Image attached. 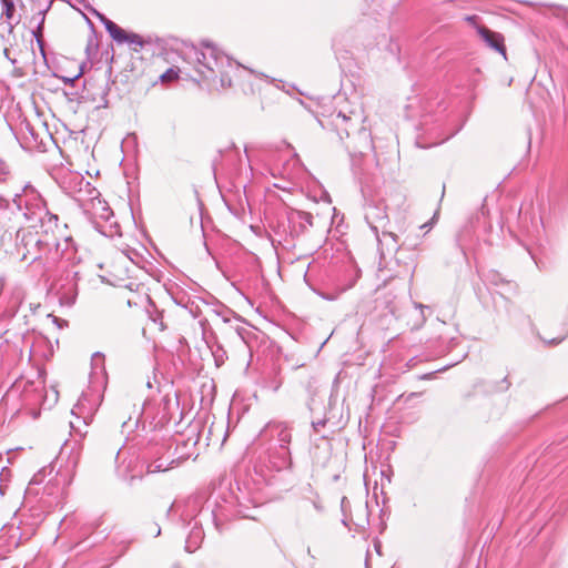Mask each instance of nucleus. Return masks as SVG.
<instances>
[{"label": "nucleus", "mask_w": 568, "mask_h": 568, "mask_svg": "<svg viewBox=\"0 0 568 568\" xmlns=\"http://www.w3.org/2000/svg\"><path fill=\"white\" fill-rule=\"evenodd\" d=\"M51 145H55L54 138L48 129V124L37 120L36 130L30 134H23L21 146L29 151L48 152Z\"/></svg>", "instance_id": "9b49d317"}, {"label": "nucleus", "mask_w": 568, "mask_h": 568, "mask_svg": "<svg viewBox=\"0 0 568 568\" xmlns=\"http://www.w3.org/2000/svg\"><path fill=\"white\" fill-rule=\"evenodd\" d=\"M57 229L41 225L40 231L32 227L19 229L14 236L16 255L21 262L33 264L41 261L43 256L51 255L53 248L58 253L61 243L54 234Z\"/></svg>", "instance_id": "f03ea898"}, {"label": "nucleus", "mask_w": 568, "mask_h": 568, "mask_svg": "<svg viewBox=\"0 0 568 568\" xmlns=\"http://www.w3.org/2000/svg\"><path fill=\"white\" fill-rule=\"evenodd\" d=\"M342 524L346 527L348 526L347 520L345 518L342 519Z\"/></svg>", "instance_id": "bf43d9fd"}, {"label": "nucleus", "mask_w": 568, "mask_h": 568, "mask_svg": "<svg viewBox=\"0 0 568 568\" xmlns=\"http://www.w3.org/2000/svg\"><path fill=\"white\" fill-rule=\"evenodd\" d=\"M349 507V500L347 497H342L341 499V509L344 516L346 515V509Z\"/></svg>", "instance_id": "37998d69"}, {"label": "nucleus", "mask_w": 568, "mask_h": 568, "mask_svg": "<svg viewBox=\"0 0 568 568\" xmlns=\"http://www.w3.org/2000/svg\"><path fill=\"white\" fill-rule=\"evenodd\" d=\"M205 344L211 351L216 367H221L227 359V353L224 346L219 342L216 335L211 332L210 334L203 333Z\"/></svg>", "instance_id": "a211bd4d"}, {"label": "nucleus", "mask_w": 568, "mask_h": 568, "mask_svg": "<svg viewBox=\"0 0 568 568\" xmlns=\"http://www.w3.org/2000/svg\"><path fill=\"white\" fill-rule=\"evenodd\" d=\"M43 386H37L33 382H27L21 393L22 400L26 405H43L45 398L43 397Z\"/></svg>", "instance_id": "aec40b11"}, {"label": "nucleus", "mask_w": 568, "mask_h": 568, "mask_svg": "<svg viewBox=\"0 0 568 568\" xmlns=\"http://www.w3.org/2000/svg\"><path fill=\"white\" fill-rule=\"evenodd\" d=\"M54 0H47L44 6H39V16H42V19L39 20L37 27L32 30V36L36 38V41L40 48L41 53L44 55V40H43V29L45 14L51 9Z\"/></svg>", "instance_id": "412c9836"}, {"label": "nucleus", "mask_w": 568, "mask_h": 568, "mask_svg": "<svg viewBox=\"0 0 568 568\" xmlns=\"http://www.w3.org/2000/svg\"><path fill=\"white\" fill-rule=\"evenodd\" d=\"M199 499H190L186 503L185 509L181 513L180 520L183 527L191 526L185 539V550L187 552H194L197 550L204 539L203 524L206 523V518L200 516L199 511Z\"/></svg>", "instance_id": "39448f33"}, {"label": "nucleus", "mask_w": 568, "mask_h": 568, "mask_svg": "<svg viewBox=\"0 0 568 568\" xmlns=\"http://www.w3.org/2000/svg\"><path fill=\"white\" fill-rule=\"evenodd\" d=\"M98 50H99L98 32H97V30H93V32H90V34H89L87 47H85V52L90 57L92 54H95L98 52Z\"/></svg>", "instance_id": "7c9ffc66"}, {"label": "nucleus", "mask_w": 568, "mask_h": 568, "mask_svg": "<svg viewBox=\"0 0 568 568\" xmlns=\"http://www.w3.org/2000/svg\"><path fill=\"white\" fill-rule=\"evenodd\" d=\"M304 388L307 394L306 405L311 412L315 409L316 406V395L318 390L317 381L314 377H310L304 382Z\"/></svg>", "instance_id": "a878e982"}, {"label": "nucleus", "mask_w": 568, "mask_h": 568, "mask_svg": "<svg viewBox=\"0 0 568 568\" xmlns=\"http://www.w3.org/2000/svg\"><path fill=\"white\" fill-rule=\"evenodd\" d=\"M77 2H79L80 4H88L85 0H75Z\"/></svg>", "instance_id": "13d9d810"}, {"label": "nucleus", "mask_w": 568, "mask_h": 568, "mask_svg": "<svg viewBox=\"0 0 568 568\" xmlns=\"http://www.w3.org/2000/svg\"><path fill=\"white\" fill-rule=\"evenodd\" d=\"M565 337H560V338H552L548 342L549 345H557L559 343H561L564 341Z\"/></svg>", "instance_id": "09e8293b"}, {"label": "nucleus", "mask_w": 568, "mask_h": 568, "mask_svg": "<svg viewBox=\"0 0 568 568\" xmlns=\"http://www.w3.org/2000/svg\"><path fill=\"white\" fill-rule=\"evenodd\" d=\"M2 4V16L6 17L8 22V33H12L14 26L19 23V20L16 21V23H12L11 20L13 19L14 12H16V6L13 0H0Z\"/></svg>", "instance_id": "cd10ccee"}, {"label": "nucleus", "mask_w": 568, "mask_h": 568, "mask_svg": "<svg viewBox=\"0 0 568 568\" xmlns=\"http://www.w3.org/2000/svg\"><path fill=\"white\" fill-rule=\"evenodd\" d=\"M7 488L6 485L3 484H0V497H2L4 495V489Z\"/></svg>", "instance_id": "5fc2aeb1"}, {"label": "nucleus", "mask_w": 568, "mask_h": 568, "mask_svg": "<svg viewBox=\"0 0 568 568\" xmlns=\"http://www.w3.org/2000/svg\"><path fill=\"white\" fill-rule=\"evenodd\" d=\"M233 501L226 498L215 497L214 500L210 498L206 500L205 505H201L199 500V511L200 516L206 518V520H211L214 527L217 530L222 529L224 521L229 520L233 516L232 511Z\"/></svg>", "instance_id": "6e6552de"}, {"label": "nucleus", "mask_w": 568, "mask_h": 568, "mask_svg": "<svg viewBox=\"0 0 568 568\" xmlns=\"http://www.w3.org/2000/svg\"><path fill=\"white\" fill-rule=\"evenodd\" d=\"M31 2L33 3L34 9L39 11V6H44L47 0L44 2H42V0H31Z\"/></svg>", "instance_id": "de8ad7c7"}, {"label": "nucleus", "mask_w": 568, "mask_h": 568, "mask_svg": "<svg viewBox=\"0 0 568 568\" xmlns=\"http://www.w3.org/2000/svg\"><path fill=\"white\" fill-rule=\"evenodd\" d=\"M171 568H180V567H178V566H173V567H171Z\"/></svg>", "instance_id": "338daca9"}, {"label": "nucleus", "mask_w": 568, "mask_h": 568, "mask_svg": "<svg viewBox=\"0 0 568 568\" xmlns=\"http://www.w3.org/2000/svg\"><path fill=\"white\" fill-rule=\"evenodd\" d=\"M510 382L508 381V377H504L499 383H498V387H497V390L499 392H505L507 390L509 387H510Z\"/></svg>", "instance_id": "a19ab883"}, {"label": "nucleus", "mask_w": 568, "mask_h": 568, "mask_svg": "<svg viewBox=\"0 0 568 568\" xmlns=\"http://www.w3.org/2000/svg\"><path fill=\"white\" fill-rule=\"evenodd\" d=\"M457 344H458V339H457V338L452 337V338L449 339V347H454V346H456Z\"/></svg>", "instance_id": "864d4df0"}, {"label": "nucleus", "mask_w": 568, "mask_h": 568, "mask_svg": "<svg viewBox=\"0 0 568 568\" xmlns=\"http://www.w3.org/2000/svg\"><path fill=\"white\" fill-rule=\"evenodd\" d=\"M364 196V217L374 234H378L389 223L387 206L384 199L368 195L366 190L362 187Z\"/></svg>", "instance_id": "0eeeda50"}, {"label": "nucleus", "mask_w": 568, "mask_h": 568, "mask_svg": "<svg viewBox=\"0 0 568 568\" xmlns=\"http://www.w3.org/2000/svg\"><path fill=\"white\" fill-rule=\"evenodd\" d=\"M61 243V247L59 248V252L57 253L55 248L52 251V258H65L68 261L73 258V255L75 254V243L71 236H65L63 241H59Z\"/></svg>", "instance_id": "b1692460"}, {"label": "nucleus", "mask_w": 568, "mask_h": 568, "mask_svg": "<svg viewBox=\"0 0 568 568\" xmlns=\"http://www.w3.org/2000/svg\"><path fill=\"white\" fill-rule=\"evenodd\" d=\"M0 172L2 174H6V175H9V166L7 165V163L0 159Z\"/></svg>", "instance_id": "a18cd8bd"}, {"label": "nucleus", "mask_w": 568, "mask_h": 568, "mask_svg": "<svg viewBox=\"0 0 568 568\" xmlns=\"http://www.w3.org/2000/svg\"><path fill=\"white\" fill-rule=\"evenodd\" d=\"M84 19H85L88 26L90 27V32H93V30H95L93 22L87 16H84Z\"/></svg>", "instance_id": "8fccbe9b"}, {"label": "nucleus", "mask_w": 568, "mask_h": 568, "mask_svg": "<svg viewBox=\"0 0 568 568\" xmlns=\"http://www.w3.org/2000/svg\"><path fill=\"white\" fill-rule=\"evenodd\" d=\"M12 203L18 211L29 221L38 220L41 226L58 227L59 216L52 213L47 205V201L40 192L31 184H26L21 192L14 193Z\"/></svg>", "instance_id": "7ed1b4c3"}, {"label": "nucleus", "mask_w": 568, "mask_h": 568, "mask_svg": "<svg viewBox=\"0 0 568 568\" xmlns=\"http://www.w3.org/2000/svg\"><path fill=\"white\" fill-rule=\"evenodd\" d=\"M282 385V381L278 378H274V381L268 385L270 388H272L274 392L277 390Z\"/></svg>", "instance_id": "c03bdc74"}, {"label": "nucleus", "mask_w": 568, "mask_h": 568, "mask_svg": "<svg viewBox=\"0 0 568 568\" xmlns=\"http://www.w3.org/2000/svg\"><path fill=\"white\" fill-rule=\"evenodd\" d=\"M235 332H236L237 336L241 338V341L246 344V336L250 334V332L246 328L241 327V326H237L235 328Z\"/></svg>", "instance_id": "c9c22d12"}, {"label": "nucleus", "mask_w": 568, "mask_h": 568, "mask_svg": "<svg viewBox=\"0 0 568 568\" xmlns=\"http://www.w3.org/2000/svg\"><path fill=\"white\" fill-rule=\"evenodd\" d=\"M49 317H51V318H52V322H53V323H54L59 328H63V327L68 326V321H65V320H62V318H60V317H57V316H54V315H52V314H49Z\"/></svg>", "instance_id": "58836bf2"}, {"label": "nucleus", "mask_w": 568, "mask_h": 568, "mask_svg": "<svg viewBox=\"0 0 568 568\" xmlns=\"http://www.w3.org/2000/svg\"><path fill=\"white\" fill-rule=\"evenodd\" d=\"M111 74H112V67H109L105 72H104V77H105V85L102 90V93H101V99L103 101L102 105L103 108H108L109 105V101L106 99V95L109 94V92L111 91V84H114L115 81H110V78H111Z\"/></svg>", "instance_id": "c756f323"}, {"label": "nucleus", "mask_w": 568, "mask_h": 568, "mask_svg": "<svg viewBox=\"0 0 568 568\" xmlns=\"http://www.w3.org/2000/svg\"><path fill=\"white\" fill-rule=\"evenodd\" d=\"M120 452H121V447H118L116 448V457L120 455Z\"/></svg>", "instance_id": "052dcab7"}, {"label": "nucleus", "mask_w": 568, "mask_h": 568, "mask_svg": "<svg viewBox=\"0 0 568 568\" xmlns=\"http://www.w3.org/2000/svg\"><path fill=\"white\" fill-rule=\"evenodd\" d=\"M7 176H8V175L2 174V173L0 172V183L6 182Z\"/></svg>", "instance_id": "6e6d98bb"}, {"label": "nucleus", "mask_w": 568, "mask_h": 568, "mask_svg": "<svg viewBox=\"0 0 568 568\" xmlns=\"http://www.w3.org/2000/svg\"><path fill=\"white\" fill-rule=\"evenodd\" d=\"M362 275L361 268L353 264L348 263L344 266L343 277L337 282V294H322V297L327 301H334L337 298L338 294L346 292L347 290L355 286L356 282Z\"/></svg>", "instance_id": "2eb2a0df"}, {"label": "nucleus", "mask_w": 568, "mask_h": 568, "mask_svg": "<svg viewBox=\"0 0 568 568\" xmlns=\"http://www.w3.org/2000/svg\"><path fill=\"white\" fill-rule=\"evenodd\" d=\"M82 75V68L80 69V72L72 77V78H68V77H62V81L67 84H70V85H74V82L78 81L80 79V77Z\"/></svg>", "instance_id": "ea45409f"}, {"label": "nucleus", "mask_w": 568, "mask_h": 568, "mask_svg": "<svg viewBox=\"0 0 568 568\" xmlns=\"http://www.w3.org/2000/svg\"><path fill=\"white\" fill-rule=\"evenodd\" d=\"M171 445L166 443H150L142 452V459L146 464V473L155 474L171 469L175 463L170 454Z\"/></svg>", "instance_id": "423d86ee"}, {"label": "nucleus", "mask_w": 568, "mask_h": 568, "mask_svg": "<svg viewBox=\"0 0 568 568\" xmlns=\"http://www.w3.org/2000/svg\"><path fill=\"white\" fill-rule=\"evenodd\" d=\"M155 529H153L154 537H158L161 535V528L158 524H154Z\"/></svg>", "instance_id": "603ef678"}, {"label": "nucleus", "mask_w": 568, "mask_h": 568, "mask_svg": "<svg viewBox=\"0 0 568 568\" xmlns=\"http://www.w3.org/2000/svg\"><path fill=\"white\" fill-rule=\"evenodd\" d=\"M313 215L308 212L288 209L286 210L287 232L292 240L305 234L313 226Z\"/></svg>", "instance_id": "4468645a"}, {"label": "nucleus", "mask_w": 568, "mask_h": 568, "mask_svg": "<svg viewBox=\"0 0 568 568\" xmlns=\"http://www.w3.org/2000/svg\"><path fill=\"white\" fill-rule=\"evenodd\" d=\"M122 426H123V427L128 426V422H123V423H122Z\"/></svg>", "instance_id": "0e129e2a"}, {"label": "nucleus", "mask_w": 568, "mask_h": 568, "mask_svg": "<svg viewBox=\"0 0 568 568\" xmlns=\"http://www.w3.org/2000/svg\"><path fill=\"white\" fill-rule=\"evenodd\" d=\"M445 190H446V186H445V185H443L442 197L444 196Z\"/></svg>", "instance_id": "680f3d73"}, {"label": "nucleus", "mask_w": 568, "mask_h": 568, "mask_svg": "<svg viewBox=\"0 0 568 568\" xmlns=\"http://www.w3.org/2000/svg\"><path fill=\"white\" fill-rule=\"evenodd\" d=\"M112 215H113L112 210L110 209V206L106 205V203H104L103 206H102V212L100 213V217L105 220V221H109V219Z\"/></svg>", "instance_id": "f704fd0d"}, {"label": "nucleus", "mask_w": 568, "mask_h": 568, "mask_svg": "<svg viewBox=\"0 0 568 568\" xmlns=\"http://www.w3.org/2000/svg\"><path fill=\"white\" fill-rule=\"evenodd\" d=\"M476 31L487 47L500 53L505 59H507L505 39L501 33L493 31L485 26H476Z\"/></svg>", "instance_id": "dca6fc26"}, {"label": "nucleus", "mask_w": 568, "mask_h": 568, "mask_svg": "<svg viewBox=\"0 0 568 568\" xmlns=\"http://www.w3.org/2000/svg\"><path fill=\"white\" fill-rule=\"evenodd\" d=\"M415 396H417V393H412V394L409 395V397H415Z\"/></svg>", "instance_id": "e2e57ef3"}, {"label": "nucleus", "mask_w": 568, "mask_h": 568, "mask_svg": "<svg viewBox=\"0 0 568 568\" xmlns=\"http://www.w3.org/2000/svg\"><path fill=\"white\" fill-rule=\"evenodd\" d=\"M271 227L282 240L286 241L290 237V233L287 232L290 229L287 227L286 214L277 220L276 225H271Z\"/></svg>", "instance_id": "c85d7f7f"}, {"label": "nucleus", "mask_w": 568, "mask_h": 568, "mask_svg": "<svg viewBox=\"0 0 568 568\" xmlns=\"http://www.w3.org/2000/svg\"><path fill=\"white\" fill-rule=\"evenodd\" d=\"M478 20H479V17L476 14L465 17V21L468 22L469 24H471L475 29H476V26H480L478 23Z\"/></svg>", "instance_id": "79ce46f5"}, {"label": "nucleus", "mask_w": 568, "mask_h": 568, "mask_svg": "<svg viewBox=\"0 0 568 568\" xmlns=\"http://www.w3.org/2000/svg\"><path fill=\"white\" fill-rule=\"evenodd\" d=\"M364 115L361 110L348 106L333 111L325 120L321 121L324 129L336 132L341 141L344 135L347 139L345 149L349 155L351 168L356 173L363 156L374 149L371 131L364 126Z\"/></svg>", "instance_id": "f257e3e1"}, {"label": "nucleus", "mask_w": 568, "mask_h": 568, "mask_svg": "<svg viewBox=\"0 0 568 568\" xmlns=\"http://www.w3.org/2000/svg\"><path fill=\"white\" fill-rule=\"evenodd\" d=\"M84 8L99 19V21L103 24L111 39L118 44L129 43L135 44L140 48L144 45V40L138 33L126 32L124 29H122L115 22L106 18L103 13L98 11L91 4H84Z\"/></svg>", "instance_id": "1a4fd4ad"}, {"label": "nucleus", "mask_w": 568, "mask_h": 568, "mask_svg": "<svg viewBox=\"0 0 568 568\" xmlns=\"http://www.w3.org/2000/svg\"><path fill=\"white\" fill-rule=\"evenodd\" d=\"M84 8L99 19V21L103 24L111 39L118 44L129 43L135 44L140 48L144 45V40L138 33L126 32L124 29H122L115 22L106 18L103 13L98 11L91 4H84Z\"/></svg>", "instance_id": "9d476101"}, {"label": "nucleus", "mask_w": 568, "mask_h": 568, "mask_svg": "<svg viewBox=\"0 0 568 568\" xmlns=\"http://www.w3.org/2000/svg\"><path fill=\"white\" fill-rule=\"evenodd\" d=\"M173 507H174V504H172V505L168 508V510H166V516H168V517L170 516L171 511L173 510Z\"/></svg>", "instance_id": "4d7b16f0"}, {"label": "nucleus", "mask_w": 568, "mask_h": 568, "mask_svg": "<svg viewBox=\"0 0 568 568\" xmlns=\"http://www.w3.org/2000/svg\"><path fill=\"white\" fill-rule=\"evenodd\" d=\"M327 423V418H321L318 420H312V427L315 433L320 432L321 427H324Z\"/></svg>", "instance_id": "e433bc0d"}, {"label": "nucleus", "mask_w": 568, "mask_h": 568, "mask_svg": "<svg viewBox=\"0 0 568 568\" xmlns=\"http://www.w3.org/2000/svg\"><path fill=\"white\" fill-rule=\"evenodd\" d=\"M10 201L9 199L0 195V209H9Z\"/></svg>", "instance_id": "49530a36"}, {"label": "nucleus", "mask_w": 568, "mask_h": 568, "mask_svg": "<svg viewBox=\"0 0 568 568\" xmlns=\"http://www.w3.org/2000/svg\"><path fill=\"white\" fill-rule=\"evenodd\" d=\"M36 126H37V122L33 123L30 120H28L27 118L21 120V122H20L21 139L23 138V134H30L33 130H36Z\"/></svg>", "instance_id": "473e14b6"}, {"label": "nucleus", "mask_w": 568, "mask_h": 568, "mask_svg": "<svg viewBox=\"0 0 568 568\" xmlns=\"http://www.w3.org/2000/svg\"><path fill=\"white\" fill-rule=\"evenodd\" d=\"M382 236L376 235L378 242V252L381 255V263L386 260L387 255H392L393 253H397L400 250L398 245L397 235L393 232H388L385 229L381 230Z\"/></svg>", "instance_id": "f3484780"}, {"label": "nucleus", "mask_w": 568, "mask_h": 568, "mask_svg": "<svg viewBox=\"0 0 568 568\" xmlns=\"http://www.w3.org/2000/svg\"><path fill=\"white\" fill-rule=\"evenodd\" d=\"M195 454V447H190L189 442L184 440L179 436L175 439V449L173 453V459H175L176 465H179L182 460L189 459L191 456Z\"/></svg>", "instance_id": "5701e85b"}, {"label": "nucleus", "mask_w": 568, "mask_h": 568, "mask_svg": "<svg viewBox=\"0 0 568 568\" xmlns=\"http://www.w3.org/2000/svg\"><path fill=\"white\" fill-rule=\"evenodd\" d=\"M217 316H220L224 323L230 322V316L235 315V313L227 306L221 305L219 310L214 311Z\"/></svg>", "instance_id": "72a5a7b5"}, {"label": "nucleus", "mask_w": 568, "mask_h": 568, "mask_svg": "<svg viewBox=\"0 0 568 568\" xmlns=\"http://www.w3.org/2000/svg\"><path fill=\"white\" fill-rule=\"evenodd\" d=\"M79 280H80V274L77 271L68 273L64 278L65 283L70 284V281H74L77 285H78Z\"/></svg>", "instance_id": "4c0bfd02"}, {"label": "nucleus", "mask_w": 568, "mask_h": 568, "mask_svg": "<svg viewBox=\"0 0 568 568\" xmlns=\"http://www.w3.org/2000/svg\"><path fill=\"white\" fill-rule=\"evenodd\" d=\"M201 422L190 423L185 430L182 434H180V437L189 442L190 447H196L201 438Z\"/></svg>", "instance_id": "393cba45"}, {"label": "nucleus", "mask_w": 568, "mask_h": 568, "mask_svg": "<svg viewBox=\"0 0 568 568\" xmlns=\"http://www.w3.org/2000/svg\"><path fill=\"white\" fill-rule=\"evenodd\" d=\"M485 282L487 284L494 285V286H499V285L507 286L508 292L516 290V285L514 283H511L510 281H507L500 273H498L496 271H488L485 274Z\"/></svg>", "instance_id": "bb28decb"}, {"label": "nucleus", "mask_w": 568, "mask_h": 568, "mask_svg": "<svg viewBox=\"0 0 568 568\" xmlns=\"http://www.w3.org/2000/svg\"><path fill=\"white\" fill-rule=\"evenodd\" d=\"M78 285L74 281H70V284L64 283L58 290L59 302L62 306L71 307L74 305L78 297Z\"/></svg>", "instance_id": "4be33fe9"}, {"label": "nucleus", "mask_w": 568, "mask_h": 568, "mask_svg": "<svg viewBox=\"0 0 568 568\" xmlns=\"http://www.w3.org/2000/svg\"><path fill=\"white\" fill-rule=\"evenodd\" d=\"M475 242V227L471 223H466L460 227L455 237L456 246L466 257L467 251L471 248Z\"/></svg>", "instance_id": "6ab92c4d"}, {"label": "nucleus", "mask_w": 568, "mask_h": 568, "mask_svg": "<svg viewBox=\"0 0 568 568\" xmlns=\"http://www.w3.org/2000/svg\"><path fill=\"white\" fill-rule=\"evenodd\" d=\"M258 466L262 468L261 463L258 462V465H255V468H258Z\"/></svg>", "instance_id": "69168bd1"}, {"label": "nucleus", "mask_w": 568, "mask_h": 568, "mask_svg": "<svg viewBox=\"0 0 568 568\" xmlns=\"http://www.w3.org/2000/svg\"><path fill=\"white\" fill-rule=\"evenodd\" d=\"M261 466L265 468L282 471L293 468V459L290 447L268 446L263 456H260Z\"/></svg>", "instance_id": "f8f14e48"}, {"label": "nucleus", "mask_w": 568, "mask_h": 568, "mask_svg": "<svg viewBox=\"0 0 568 568\" xmlns=\"http://www.w3.org/2000/svg\"><path fill=\"white\" fill-rule=\"evenodd\" d=\"M261 436L268 440V446L290 447L292 442V427L284 422H270L261 432Z\"/></svg>", "instance_id": "ddd939ff"}, {"label": "nucleus", "mask_w": 568, "mask_h": 568, "mask_svg": "<svg viewBox=\"0 0 568 568\" xmlns=\"http://www.w3.org/2000/svg\"><path fill=\"white\" fill-rule=\"evenodd\" d=\"M155 529H153L154 537H158L161 535V528L158 524H154Z\"/></svg>", "instance_id": "3c124183"}, {"label": "nucleus", "mask_w": 568, "mask_h": 568, "mask_svg": "<svg viewBox=\"0 0 568 568\" xmlns=\"http://www.w3.org/2000/svg\"><path fill=\"white\" fill-rule=\"evenodd\" d=\"M205 51L193 48V60L196 62V71L204 80H215L220 77V82L223 88L232 85V79L227 72L224 71L225 65L231 64V59L217 50L213 43L209 41L202 42Z\"/></svg>", "instance_id": "20e7f679"}, {"label": "nucleus", "mask_w": 568, "mask_h": 568, "mask_svg": "<svg viewBox=\"0 0 568 568\" xmlns=\"http://www.w3.org/2000/svg\"><path fill=\"white\" fill-rule=\"evenodd\" d=\"M180 69L169 68L164 73L161 74L160 80L162 83H170L179 79Z\"/></svg>", "instance_id": "2f4dec72"}]
</instances>
